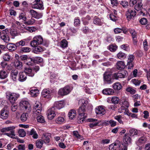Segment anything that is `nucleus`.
<instances>
[{
  "instance_id": "nucleus-9",
  "label": "nucleus",
  "mask_w": 150,
  "mask_h": 150,
  "mask_svg": "<svg viewBox=\"0 0 150 150\" xmlns=\"http://www.w3.org/2000/svg\"><path fill=\"white\" fill-rule=\"evenodd\" d=\"M54 108H52L47 111V117L49 120L52 119L56 116V114L54 111Z\"/></svg>"
},
{
  "instance_id": "nucleus-4",
  "label": "nucleus",
  "mask_w": 150,
  "mask_h": 150,
  "mask_svg": "<svg viewBox=\"0 0 150 150\" xmlns=\"http://www.w3.org/2000/svg\"><path fill=\"white\" fill-rule=\"evenodd\" d=\"M72 88L68 86L60 88L58 92V95L61 96H64L69 94L71 91Z\"/></svg>"
},
{
  "instance_id": "nucleus-10",
  "label": "nucleus",
  "mask_w": 150,
  "mask_h": 150,
  "mask_svg": "<svg viewBox=\"0 0 150 150\" xmlns=\"http://www.w3.org/2000/svg\"><path fill=\"white\" fill-rule=\"evenodd\" d=\"M19 95L16 93H11L9 94V100L11 103H13L19 97Z\"/></svg>"
},
{
  "instance_id": "nucleus-53",
  "label": "nucleus",
  "mask_w": 150,
  "mask_h": 150,
  "mask_svg": "<svg viewBox=\"0 0 150 150\" xmlns=\"http://www.w3.org/2000/svg\"><path fill=\"white\" fill-rule=\"evenodd\" d=\"M134 59V57L133 55L131 54L129 55L128 56L127 62L128 63L132 62Z\"/></svg>"
},
{
  "instance_id": "nucleus-27",
  "label": "nucleus",
  "mask_w": 150,
  "mask_h": 150,
  "mask_svg": "<svg viewBox=\"0 0 150 150\" xmlns=\"http://www.w3.org/2000/svg\"><path fill=\"white\" fill-rule=\"evenodd\" d=\"M18 74L17 70H12L11 72V76L13 81H15L17 79V76Z\"/></svg>"
},
{
  "instance_id": "nucleus-40",
  "label": "nucleus",
  "mask_w": 150,
  "mask_h": 150,
  "mask_svg": "<svg viewBox=\"0 0 150 150\" xmlns=\"http://www.w3.org/2000/svg\"><path fill=\"white\" fill-rule=\"evenodd\" d=\"M28 117V113H23L21 116V120L23 122L27 120Z\"/></svg>"
},
{
  "instance_id": "nucleus-22",
  "label": "nucleus",
  "mask_w": 150,
  "mask_h": 150,
  "mask_svg": "<svg viewBox=\"0 0 150 150\" xmlns=\"http://www.w3.org/2000/svg\"><path fill=\"white\" fill-rule=\"evenodd\" d=\"M104 79L105 81L108 83H111L110 75L109 73L105 72L104 74Z\"/></svg>"
},
{
  "instance_id": "nucleus-23",
  "label": "nucleus",
  "mask_w": 150,
  "mask_h": 150,
  "mask_svg": "<svg viewBox=\"0 0 150 150\" xmlns=\"http://www.w3.org/2000/svg\"><path fill=\"white\" fill-rule=\"evenodd\" d=\"M39 92L38 89L34 88L30 91V94L32 97H36L39 94Z\"/></svg>"
},
{
  "instance_id": "nucleus-30",
  "label": "nucleus",
  "mask_w": 150,
  "mask_h": 150,
  "mask_svg": "<svg viewBox=\"0 0 150 150\" xmlns=\"http://www.w3.org/2000/svg\"><path fill=\"white\" fill-rule=\"evenodd\" d=\"M119 146H120V144L116 143L112 144L110 145L109 149L110 150H117Z\"/></svg>"
},
{
  "instance_id": "nucleus-18",
  "label": "nucleus",
  "mask_w": 150,
  "mask_h": 150,
  "mask_svg": "<svg viewBox=\"0 0 150 150\" xmlns=\"http://www.w3.org/2000/svg\"><path fill=\"white\" fill-rule=\"evenodd\" d=\"M27 79L26 74L24 72H21L19 73L18 80L21 82H23Z\"/></svg>"
},
{
  "instance_id": "nucleus-6",
  "label": "nucleus",
  "mask_w": 150,
  "mask_h": 150,
  "mask_svg": "<svg viewBox=\"0 0 150 150\" xmlns=\"http://www.w3.org/2000/svg\"><path fill=\"white\" fill-rule=\"evenodd\" d=\"M42 109L41 104L39 102H37L34 104L33 110L34 115H39L41 112Z\"/></svg>"
},
{
  "instance_id": "nucleus-29",
  "label": "nucleus",
  "mask_w": 150,
  "mask_h": 150,
  "mask_svg": "<svg viewBox=\"0 0 150 150\" xmlns=\"http://www.w3.org/2000/svg\"><path fill=\"white\" fill-rule=\"evenodd\" d=\"M28 134L30 135H33L32 137L34 139H37L38 137V135L34 129H31V131L29 132Z\"/></svg>"
},
{
  "instance_id": "nucleus-64",
  "label": "nucleus",
  "mask_w": 150,
  "mask_h": 150,
  "mask_svg": "<svg viewBox=\"0 0 150 150\" xmlns=\"http://www.w3.org/2000/svg\"><path fill=\"white\" fill-rule=\"evenodd\" d=\"M140 22L142 25H145L147 23V20L145 18H143L140 20Z\"/></svg>"
},
{
  "instance_id": "nucleus-16",
  "label": "nucleus",
  "mask_w": 150,
  "mask_h": 150,
  "mask_svg": "<svg viewBox=\"0 0 150 150\" xmlns=\"http://www.w3.org/2000/svg\"><path fill=\"white\" fill-rule=\"evenodd\" d=\"M9 112L4 108L1 111V117L3 119H5L8 116Z\"/></svg>"
},
{
  "instance_id": "nucleus-49",
  "label": "nucleus",
  "mask_w": 150,
  "mask_h": 150,
  "mask_svg": "<svg viewBox=\"0 0 150 150\" xmlns=\"http://www.w3.org/2000/svg\"><path fill=\"white\" fill-rule=\"evenodd\" d=\"M19 136L21 137H24L26 135V133L24 130L23 129H19L18 131Z\"/></svg>"
},
{
  "instance_id": "nucleus-36",
  "label": "nucleus",
  "mask_w": 150,
  "mask_h": 150,
  "mask_svg": "<svg viewBox=\"0 0 150 150\" xmlns=\"http://www.w3.org/2000/svg\"><path fill=\"white\" fill-rule=\"evenodd\" d=\"M43 141L42 139L38 140L36 142V146L37 148L40 149L43 144Z\"/></svg>"
},
{
  "instance_id": "nucleus-25",
  "label": "nucleus",
  "mask_w": 150,
  "mask_h": 150,
  "mask_svg": "<svg viewBox=\"0 0 150 150\" xmlns=\"http://www.w3.org/2000/svg\"><path fill=\"white\" fill-rule=\"evenodd\" d=\"M125 63L123 61L118 62L116 64V67L119 69H121L125 68Z\"/></svg>"
},
{
  "instance_id": "nucleus-19",
  "label": "nucleus",
  "mask_w": 150,
  "mask_h": 150,
  "mask_svg": "<svg viewBox=\"0 0 150 150\" xmlns=\"http://www.w3.org/2000/svg\"><path fill=\"white\" fill-rule=\"evenodd\" d=\"M102 93L103 94L106 95H112L114 93L113 90L110 88H106L103 89Z\"/></svg>"
},
{
  "instance_id": "nucleus-48",
  "label": "nucleus",
  "mask_w": 150,
  "mask_h": 150,
  "mask_svg": "<svg viewBox=\"0 0 150 150\" xmlns=\"http://www.w3.org/2000/svg\"><path fill=\"white\" fill-rule=\"evenodd\" d=\"M26 62V64L28 65H32L34 63V59L28 58Z\"/></svg>"
},
{
  "instance_id": "nucleus-54",
  "label": "nucleus",
  "mask_w": 150,
  "mask_h": 150,
  "mask_svg": "<svg viewBox=\"0 0 150 150\" xmlns=\"http://www.w3.org/2000/svg\"><path fill=\"white\" fill-rule=\"evenodd\" d=\"M21 51L24 52H28L31 50V49L29 47H22L21 49Z\"/></svg>"
},
{
  "instance_id": "nucleus-62",
  "label": "nucleus",
  "mask_w": 150,
  "mask_h": 150,
  "mask_svg": "<svg viewBox=\"0 0 150 150\" xmlns=\"http://www.w3.org/2000/svg\"><path fill=\"white\" fill-rule=\"evenodd\" d=\"M120 144V146L119 148V150H127V146L123 144Z\"/></svg>"
},
{
  "instance_id": "nucleus-41",
  "label": "nucleus",
  "mask_w": 150,
  "mask_h": 150,
  "mask_svg": "<svg viewBox=\"0 0 150 150\" xmlns=\"http://www.w3.org/2000/svg\"><path fill=\"white\" fill-rule=\"evenodd\" d=\"M122 117L120 115H116L114 117L115 119L117 120L120 124L123 125L124 122L122 120Z\"/></svg>"
},
{
  "instance_id": "nucleus-11",
  "label": "nucleus",
  "mask_w": 150,
  "mask_h": 150,
  "mask_svg": "<svg viewBox=\"0 0 150 150\" xmlns=\"http://www.w3.org/2000/svg\"><path fill=\"white\" fill-rule=\"evenodd\" d=\"M51 134L50 133H45L43 134L42 138L45 143H49L51 138Z\"/></svg>"
},
{
  "instance_id": "nucleus-59",
  "label": "nucleus",
  "mask_w": 150,
  "mask_h": 150,
  "mask_svg": "<svg viewBox=\"0 0 150 150\" xmlns=\"http://www.w3.org/2000/svg\"><path fill=\"white\" fill-rule=\"evenodd\" d=\"M35 20L34 19H31L27 21L25 23L28 25H31L35 23Z\"/></svg>"
},
{
  "instance_id": "nucleus-35",
  "label": "nucleus",
  "mask_w": 150,
  "mask_h": 150,
  "mask_svg": "<svg viewBox=\"0 0 150 150\" xmlns=\"http://www.w3.org/2000/svg\"><path fill=\"white\" fill-rule=\"evenodd\" d=\"M75 110L74 109L71 110L68 113V116L70 119H73L75 117Z\"/></svg>"
},
{
  "instance_id": "nucleus-42",
  "label": "nucleus",
  "mask_w": 150,
  "mask_h": 150,
  "mask_svg": "<svg viewBox=\"0 0 150 150\" xmlns=\"http://www.w3.org/2000/svg\"><path fill=\"white\" fill-rule=\"evenodd\" d=\"M117 56L118 58L122 59L125 58L126 55L124 53L122 52H120L117 54Z\"/></svg>"
},
{
  "instance_id": "nucleus-1",
  "label": "nucleus",
  "mask_w": 150,
  "mask_h": 150,
  "mask_svg": "<svg viewBox=\"0 0 150 150\" xmlns=\"http://www.w3.org/2000/svg\"><path fill=\"white\" fill-rule=\"evenodd\" d=\"M88 103V101L83 99L80 100L79 101V104L81 105L78 110L79 115L78 117V120H80L78 122H83L86 117V115L84 113L85 111V107Z\"/></svg>"
},
{
  "instance_id": "nucleus-63",
  "label": "nucleus",
  "mask_w": 150,
  "mask_h": 150,
  "mask_svg": "<svg viewBox=\"0 0 150 150\" xmlns=\"http://www.w3.org/2000/svg\"><path fill=\"white\" fill-rule=\"evenodd\" d=\"M25 41L23 40H21L18 42H17L16 43V45L18 46H19L20 45L23 46L25 45Z\"/></svg>"
},
{
  "instance_id": "nucleus-56",
  "label": "nucleus",
  "mask_w": 150,
  "mask_h": 150,
  "mask_svg": "<svg viewBox=\"0 0 150 150\" xmlns=\"http://www.w3.org/2000/svg\"><path fill=\"white\" fill-rule=\"evenodd\" d=\"M10 33L12 36H15L17 35V32L15 29H11L10 30Z\"/></svg>"
},
{
  "instance_id": "nucleus-20",
  "label": "nucleus",
  "mask_w": 150,
  "mask_h": 150,
  "mask_svg": "<svg viewBox=\"0 0 150 150\" xmlns=\"http://www.w3.org/2000/svg\"><path fill=\"white\" fill-rule=\"evenodd\" d=\"M146 139L144 137H142L140 138L138 140L136 141V143L138 146L144 144L146 142Z\"/></svg>"
},
{
  "instance_id": "nucleus-57",
  "label": "nucleus",
  "mask_w": 150,
  "mask_h": 150,
  "mask_svg": "<svg viewBox=\"0 0 150 150\" xmlns=\"http://www.w3.org/2000/svg\"><path fill=\"white\" fill-rule=\"evenodd\" d=\"M3 59L5 61H8L10 59V56L8 53H6L4 56Z\"/></svg>"
},
{
  "instance_id": "nucleus-60",
  "label": "nucleus",
  "mask_w": 150,
  "mask_h": 150,
  "mask_svg": "<svg viewBox=\"0 0 150 150\" xmlns=\"http://www.w3.org/2000/svg\"><path fill=\"white\" fill-rule=\"evenodd\" d=\"M143 45L144 50L147 51L148 49V45L146 40H145L143 42Z\"/></svg>"
},
{
  "instance_id": "nucleus-55",
  "label": "nucleus",
  "mask_w": 150,
  "mask_h": 150,
  "mask_svg": "<svg viewBox=\"0 0 150 150\" xmlns=\"http://www.w3.org/2000/svg\"><path fill=\"white\" fill-rule=\"evenodd\" d=\"M34 63H40L42 62V59L40 57H36L34 59Z\"/></svg>"
},
{
  "instance_id": "nucleus-5",
  "label": "nucleus",
  "mask_w": 150,
  "mask_h": 150,
  "mask_svg": "<svg viewBox=\"0 0 150 150\" xmlns=\"http://www.w3.org/2000/svg\"><path fill=\"white\" fill-rule=\"evenodd\" d=\"M142 3H138L135 6L134 8L137 11L139 15L144 16L145 15L146 11L142 7Z\"/></svg>"
},
{
  "instance_id": "nucleus-21",
  "label": "nucleus",
  "mask_w": 150,
  "mask_h": 150,
  "mask_svg": "<svg viewBox=\"0 0 150 150\" xmlns=\"http://www.w3.org/2000/svg\"><path fill=\"white\" fill-rule=\"evenodd\" d=\"M123 139L124 142L125 144H128L131 143V139L127 134H125Z\"/></svg>"
},
{
  "instance_id": "nucleus-47",
  "label": "nucleus",
  "mask_w": 150,
  "mask_h": 150,
  "mask_svg": "<svg viewBox=\"0 0 150 150\" xmlns=\"http://www.w3.org/2000/svg\"><path fill=\"white\" fill-rule=\"evenodd\" d=\"M76 140H77L78 141L80 142L81 140H83V137L80 135L78 133V132L76 131Z\"/></svg>"
},
{
  "instance_id": "nucleus-15",
  "label": "nucleus",
  "mask_w": 150,
  "mask_h": 150,
  "mask_svg": "<svg viewBox=\"0 0 150 150\" xmlns=\"http://www.w3.org/2000/svg\"><path fill=\"white\" fill-rule=\"evenodd\" d=\"M51 91L49 90L44 89L42 92V95L43 97L48 98L50 97L51 94Z\"/></svg>"
},
{
  "instance_id": "nucleus-12",
  "label": "nucleus",
  "mask_w": 150,
  "mask_h": 150,
  "mask_svg": "<svg viewBox=\"0 0 150 150\" xmlns=\"http://www.w3.org/2000/svg\"><path fill=\"white\" fill-rule=\"evenodd\" d=\"M95 112L97 114L101 116L105 113V110L103 106H99L96 108Z\"/></svg>"
},
{
  "instance_id": "nucleus-61",
  "label": "nucleus",
  "mask_w": 150,
  "mask_h": 150,
  "mask_svg": "<svg viewBox=\"0 0 150 150\" xmlns=\"http://www.w3.org/2000/svg\"><path fill=\"white\" fill-rule=\"evenodd\" d=\"M109 16L110 19L113 21H115L117 19L116 16L112 13L110 14Z\"/></svg>"
},
{
  "instance_id": "nucleus-13",
  "label": "nucleus",
  "mask_w": 150,
  "mask_h": 150,
  "mask_svg": "<svg viewBox=\"0 0 150 150\" xmlns=\"http://www.w3.org/2000/svg\"><path fill=\"white\" fill-rule=\"evenodd\" d=\"M93 23L95 25H102L104 23V21L103 19H100L96 16L93 19Z\"/></svg>"
},
{
  "instance_id": "nucleus-38",
  "label": "nucleus",
  "mask_w": 150,
  "mask_h": 150,
  "mask_svg": "<svg viewBox=\"0 0 150 150\" xmlns=\"http://www.w3.org/2000/svg\"><path fill=\"white\" fill-rule=\"evenodd\" d=\"M35 47L33 51L35 53H38V52L43 51V49L40 46H36L35 47Z\"/></svg>"
},
{
  "instance_id": "nucleus-58",
  "label": "nucleus",
  "mask_w": 150,
  "mask_h": 150,
  "mask_svg": "<svg viewBox=\"0 0 150 150\" xmlns=\"http://www.w3.org/2000/svg\"><path fill=\"white\" fill-rule=\"evenodd\" d=\"M29 13L32 17L35 18V17L36 16L37 12L34 10L32 9L30 10Z\"/></svg>"
},
{
  "instance_id": "nucleus-14",
  "label": "nucleus",
  "mask_w": 150,
  "mask_h": 150,
  "mask_svg": "<svg viewBox=\"0 0 150 150\" xmlns=\"http://www.w3.org/2000/svg\"><path fill=\"white\" fill-rule=\"evenodd\" d=\"M64 106L63 102L62 101H57L54 103L53 107L52 108L55 109H59L63 108Z\"/></svg>"
},
{
  "instance_id": "nucleus-45",
  "label": "nucleus",
  "mask_w": 150,
  "mask_h": 150,
  "mask_svg": "<svg viewBox=\"0 0 150 150\" xmlns=\"http://www.w3.org/2000/svg\"><path fill=\"white\" fill-rule=\"evenodd\" d=\"M126 90L127 92L131 94H134L136 92L135 90L130 87H127V88Z\"/></svg>"
},
{
  "instance_id": "nucleus-39",
  "label": "nucleus",
  "mask_w": 150,
  "mask_h": 150,
  "mask_svg": "<svg viewBox=\"0 0 150 150\" xmlns=\"http://www.w3.org/2000/svg\"><path fill=\"white\" fill-rule=\"evenodd\" d=\"M68 42L65 39H63L61 42L60 46L62 48H64L67 47Z\"/></svg>"
},
{
  "instance_id": "nucleus-50",
  "label": "nucleus",
  "mask_w": 150,
  "mask_h": 150,
  "mask_svg": "<svg viewBox=\"0 0 150 150\" xmlns=\"http://www.w3.org/2000/svg\"><path fill=\"white\" fill-rule=\"evenodd\" d=\"M37 119L38 122L40 123H42L45 122L44 118L42 115L38 116L37 117Z\"/></svg>"
},
{
  "instance_id": "nucleus-3",
  "label": "nucleus",
  "mask_w": 150,
  "mask_h": 150,
  "mask_svg": "<svg viewBox=\"0 0 150 150\" xmlns=\"http://www.w3.org/2000/svg\"><path fill=\"white\" fill-rule=\"evenodd\" d=\"M43 38L40 35H36L33 38L31 42L30 45L32 47H35L38 45L42 44L43 42Z\"/></svg>"
},
{
  "instance_id": "nucleus-37",
  "label": "nucleus",
  "mask_w": 150,
  "mask_h": 150,
  "mask_svg": "<svg viewBox=\"0 0 150 150\" xmlns=\"http://www.w3.org/2000/svg\"><path fill=\"white\" fill-rule=\"evenodd\" d=\"M130 134L131 136H134V135H137L138 134V130L134 128H132L129 131Z\"/></svg>"
},
{
  "instance_id": "nucleus-2",
  "label": "nucleus",
  "mask_w": 150,
  "mask_h": 150,
  "mask_svg": "<svg viewBox=\"0 0 150 150\" xmlns=\"http://www.w3.org/2000/svg\"><path fill=\"white\" fill-rule=\"evenodd\" d=\"M15 127L11 126L8 127L3 128L1 129V132H5L8 131H10L9 133H6L4 134L7 136L10 137L13 139H16L17 137H15L16 136L15 129Z\"/></svg>"
},
{
  "instance_id": "nucleus-33",
  "label": "nucleus",
  "mask_w": 150,
  "mask_h": 150,
  "mask_svg": "<svg viewBox=\"0 0 150 150\" xmlns=\"http://www.w3.org/2000/svg\"><path fill=\"white\" fill-rule=\"evenodd\" d=\"M7 76V73L4 70L0 71V78L4 79L6 78Z\"/></svg>"
},
{
  "instance_id": "nucleus-43",
  "label": "nucleus",
  "mask_w": 150,
  "mask_h": 150,
  "mask_svg": "<svg viewBox=\"0 0 150 150\" xmlns=\"http://www.w3.org/2000/svg\"><path fill=\"white\" fill-rule=\"evenodd\" d=\"M15 65L16 67L18 69H22L23 67L22 63L21 62L17 61L15 62Z\"/></svg>"
},
{
  "instance_id": "nucleus-26",
  "label": "nucleus",
  "mask_w": 150,
  "mask_h": 150,
  "mask_svg": "<svg viewBox=\"0 0 150 150\" xmlns=\"http://www.w3.org/2000/svg\"><path fill=\"white\" fill-rule=\"evenodd\" d=\"M24 71V72H25L26 74H28L29 76L32 77L34 75V73L32 71V69L29 67L25 68Z\"/></svg>"
},
{
  "instance_id": "nucleus-7",
  "label": "nucleus",
  "mask_w": 150,
  "mask_h": 150,
  "mask_svg": "<svg viewBox=\"0 0 150 150\" xmlns=\"http://www.w3.org/2000/svg\"><path fill=\"white\" fill-rule=\"evenodd\" d=\"M136 12L134 10L128 9L126 12V15L128 21H130L136 16Z\"/></svg>"
},
{
  "instance_id": "nucleus-44",
  "label": "nucleus",
  "mask_w": 150,
  "mask_h": 150,
  "mask_svg": "<svg viewBox=\"0 0 150 150\" xmlns=\"http://www.w3.org/2000/svg\"><path fill=\"white\" fill-rule=\"evenodd\" d=\"M120 100L119 98L116 96H113L112 97L111 101L112 103L117 104L118 103Z\"/></svg>"
},
{
  "instance_id": "nucleus-28",
  "label": "nucleus",
  "mask_w": 150,
  "mask_h": 150,
  "mask_svg": "<svg viewBox=\"0 0 150 150\" xmlns=\"http://www.w3.org/2000/svg\"><path fill=\"white\" fill-rule=\"evenodd\" d=\"M122 86L121 84L119 82H116L112 85V88L115 90H119L121 89Z\"/></svg>"
},
{
  "instance_id": "nucleus-17",
  "label": "nucleus",
  "mask_w": 150,
  "mask_h": 150,
  "mask_svg": "<svg viewBox=\"0 0 150 150\" xmlns=\"http://www.w3.org/2000/svg\"><path fill=\"white\" fill-rule=\"evenodd\" d=\"M89 122H92L89 124V126L91 128H93V127L96 126L99 123V121H97V120L93 118H90L88 119Z\"/></svg>"
},
{
  "instance_id": "nucleus-52",
  "label": "nucleus",
  "mask_w": 150,
  "mask_h": 150,
  "mask_svg": "<svg viewBox=\"0 0 150 150\" xmlns=\"http://www.w3.org/2000/svg\"><path fill=\"white\" fill-rule=\"evenodd\" d=\"M121 101H122V104L123 105L125 106L127 108H128L129 107V103L126 99L125 98L124 99V98H123L121 100Z\"/></svg>"
},
{
  "instance_id": "nucleus-31",
  "label": "nucleus",
  "mask_w": 150,
  "mask_h": 150,
  "mask_svg": "<svg viewBox=\"0 0 150 150\" xmlns=\"http://www.w3.org/2000/svg\"><path fill=\"white\" fill-rule=\"evenodd\" d=\"M16 45L10 43L7 45L6 47L8 50L12 51L16 50Z\"/></svg>"
},
{
  "instance_id": "nucleus-51",
  "label": "nucleus",
  "mask_w": 150,
  "mask_h": 150,
  "mask_svg": "<svg viewBox=\"0 0 150 150\" xmlns=\"http://www.w3.org/2000/svg\"><path fill=\"white\" fill-rule=\"evenodd\" d=\"M117 48V46L115 45H110L109 47V50L111 52H114L116 50Z\"/></svg>"
},
{
  "instance_id": "nucleus-34",
  "label": "nucleus",
  "mask_w": 150,
  "mask_h": 150,
  "mask_svg": "<svg viewBox=\"0 0 150 150\" xmlns=\"http://www.w3.org/2000/svg\"><path fill=\"white\" fill-rule=\"evenodd\" d=\"M55 121L57 124H61L64 123L65 120L64 117H59L56 119Z\"/></svg>"
},
{
  "instance_id": "nucleus-24",
  "label": "nucleus",
  "mask_w": 150,
  "mask_h": 150,
  "mask_svg": "<svg viewBox=\"0 0 150 150\" xmlns=\"http://www.w3.org/2000/svg\"><path fill=\"white\" fill-rule=\"evenodd\" d=\"M32 7L34 8L43 9V5L42 2L32 4Z\"/></svg>"
},
{
  "instance_id": "nucleus-46",
  "label": "nucleus",
  "mask_w": 150,
  "mask_h": 150,
  "mask_svg": "<svg viewBox=\"0 0 150 150\" xmlns=\"http://www.w3.org/2000/svg\"><path fill=\"white\" fill-rule=\"evenodd\" d=\"M127 75V73L126 71H124L121 73H119L120 78H124Z\"/></svg>"
},
{
  "instance_id": "nucleus-32",
  "label": "nucleus",
  "mask_w": 150,
  "mask_h": 150,
  "mask_svg": "<svg viewBox=\"0 0 150 150\" xmlns=\"http://www.w3.org/2000/svg\"><path fill=\"white\" fill-rule=\"evenodd\" d=\"M1 38L4 42L6 43H8L10 40V38L6 34H2L1 36Z\"/></svg>"
},
{
  "instance_id": "nucleus-8",
  "label": "nucleus",
  "mask_w": 150,
  "mask_h": 150,
  "mask_svg": "<svg viewBox=\"0 0 150 150\" xmlns=\"http://www.w3.org/2000/svg\"><path fill=\"white\" fill-rule=\"evenodd\" d=\"M19 105L22 109L25 110L28 109V110H30V105L27 101H21L19 103Z\"/></svg>"
}]
</instances>
